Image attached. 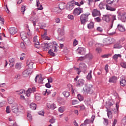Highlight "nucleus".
<instances>
[{
	"instance_id": "obj_58",
	"label": "nucleus",
	"mask_w": 126,
	"mask_h": 126,
	"mask_svg": "<svg viewBox=\"0 0 126 126\" xmlns=\"http://www.w3.org/2000/svg\"><path fill=\"white\" fill-rule=\"evenodd\" d=\"M86 58H88L89 60H92V59H93V56L92 54H89L86 55Z\"/></svg>"
},
{
	"instance_id": "obj_26",
	"label": "nucleus",
	"mask_w": 126,
	"mask_h": 126,
	"mask_svg": "<svg viewBox=\"0 0 126 126\" xmlns=\"http://www.w3.org/2000/svg\"><path fill=\"white\" fill-rule=\"evenodd\" d=\"M18 113H24V107L21 105L19 106L18 105Z\"/></svg>"
},
{
	"instance_id": "obj_51",
	"label": "nucleus",
	"mask_w": 126,
	"mask_h": 126,
	"mask_svg": "<svg viewBox=\"0 0 126 126\" xmlns=\"http://www.w3.org/2000/svg\"><path fill=\"white\" fill-rule=\"evenodd\" d=\"M86 59V56L85 57H80L78 59V61H80V62H83L84 60Z\"/></svg>"
},
{
	"instance_id": "obj_9",
	"label": "nucleus",
	"mask_w": 126,
	"mask_h": 126,
	"mask_svg": "<svg viewBox=\"0 0 126 126\" xmlns=\"http://www.w3.org/2000/svg\"><path fill=\"white\" fill-rule=\"evenodd\" d=\"M12 111L15 114L18 113V105L17 103H14L12 105Z\"/></svg>"
},
{
	"instance_id": "obj_30",
	"label": "nucleus",
	"mask_w": 126,
	"mask_h": 126,
	"mask_svg": "<svg viewBox=\"0 0 126 126\" xmlns=\"http://www.w3.org/2000/svg\"><path fill=\"white\" fill-rule=\"evenodd\" d=\"M123 46L120 43H117L114 45V49H122Z\"/></svg>"
},
{
	"instance_id": "obj_33",
	"label": "nucleus",
	"mask_w": 126,
	"mask_h": 126,
	"mask_svg": "<svg viewBox=\"0 0 126 126\" xmlns=\"http://www.w3.org/2000/svg\"><path fill=\"white\" fill-rule=\"evenodd\" d=\"M8 102L9 104H12L14 102V98L12 96H10L8 98Z\"/></svg>"
},
{
	"instance_id": "obj_52",
	"label": "nucleus",
	"mask_w": 126,
	"mask_h": 126,
	"mask_svg": "<svg viewBox=\"0 0 126 126\" xmlns=\"http://www.w3.org/2000/svg\"><path fill=\"white\" fill-rule=\"evenodd\" d=\"M56 108H57V106L54 103L50 105V109H51V110H55Z\"/></svg>"
},
{
	"instance_id": "obj_64",
	"label": "nucleus",
	"mask_w": 126,
	"mask_h": 126,
	"mask_svg": "<svg viewBox=\"0 0 126 126\" xmlns=\"http://www.w3.org/2000/svg\"><path fill=\"white\" fill-rule=\"evenodd\" d=\"M122 124L126 126V116L123 119Z\"/></svg>"
},
{
	"instance_id": "obj_55",
	"label": "nucleus",
	"mask_w": 126,
	"mask_h": 126,
	"mask_svg": "<svg viewBox=\"0 0 126 126\" xmlns=\"http://www.w3.org/2000/svg\"><path fill=\"white\" fill-rule=\"evenodd\" d=\"M96 31H97V32H100V33H101V32H103V29H102V28L98 27L96 28Z\"/></svg>"
},
{
	"instance_id": "obj_12",
	"label": "nucleus",
	"mask_w": 126,
	"mask_h": 126,
	"mask_svg": "<svg viewBox=\"0 0 126 126\" xmlns=\"http://www.w3.org/2000/svg\"><path fill=\"white\" fill-rule=\"evenodd\" d=\"M75 6V3L70 2L67 4L66 5V9L67 10H72L73 9V8Z\"/></svg>"
},
{
	"instance_id": "obj_57",
	"label": "nucleus",
	"mask_w": 126,
	"mask_h": 126,
	"mask_svg": "<svg viewBox=\"0 0 126 126\" xmlns=\"http://www.w3.org/2000/svg\"><path fill=\"white\" fill-rule=\"evenodd\" d=\"M67 17L70 20H73L74 19V17L72 15H68Z\"/></svg>"
},
{
	"instance_id": "obj_4",
	"label": "nucleus",
	"mask_w": 126,
	"mask_h": 126,
	"mask_svg": "<svg viewBox=\"0 0 126 126\" xmlns=\"http://www.w3.org/2000/svg\"><path fill=\"white\" fill-rule=\"evenodd\" d=\"M78 76H77L74 79V81H76V86H83L84 85V83H85V81L82 79H80L77 81L78 79Z\"/></svg>"
},
{
	"instance_id": "obj_62",
	"label": "nucleus",
	"mask_w": 126,
	"mask_h": 126,
	"mask_svg": "<svg viewBox=\"0 0 126 126\" xmlns=\"http://www.w3.org/2000/svg\"><path fill=\"white\" fill-rule=\"evenodd\" d=\"M0 21H1V23L2 25L4 24V19L1 16H0Z\"/></svg>"
},
{
	"instance_id": "obj_27",
	"label": "nucleus",
	"mask_w": 126,
	"mask_h": 126,
	"mask_svg": "<svg viewBox=\"0 0 126 126\" xmlns=\"http://www.w3.org/2000/svg\"><path fill=\"white\" fill-rule=\"evenodd\" d=\"M106 112H107V116L109 119H112L113 117V114H112V112L110 111L108 108H107Z\"/></svg>"
},
{
	"instance_id": "obj_15",
	"label": "nucleus",
	"mask_w": 126,
	"mask_h": 126,
	"mask_svg": "<svg viewBox=\"0 0 126 126\" xmlns=\"http://www.w3.org/2000/svg\"><path fill=\"white\" fill-rule=\"evenodd\" d=\"M9 32L11 34V35H14L15 34H16L17 33V28H10L9 29Z\"/></svg>"
},
{
	"instance_id": "obj_46",
	"label": "nucleus",
	"mask_w": 126,
	"mask_h": 126,
	"mask_svg": "<svg viewBox=\"0 0 126 126\" xmlns=\"http://www.w3.org/2000/svg\"><path fill=\"white\" fill-rule=\"evenodd\" d=\"M35 99L36 101H40L41 100V96L39 94H36L35 95Z\"/></svg>"
},
{
	"instance_id": "obj_2",
	"label": "nucleus",
	"mask_w": 126,
	"mask_h": 126,
	"mask_svg": "<svg viewBox=\"0 0 126 126\" xmlns=\"http://www.w3.org/2000/svg\"><path fill=\"white\" fill-rule=\"evenodd\" d=\"M90 15V13H87L86 14H82L80 16V21L81 24H83V25H85V24L86 22L88 21V17Z\"/></svg>"
},
{
	"instance_id": "obj_1",
	"label": "nucleus",
	"mask_w": 126,
	"mask_h": 126,
	"mask_svg": "<svg viewBox=\"0 0 126 126\" xmlns=\"http://www.w3.org/2000/svg\"><path fill=\"white\" fill-rule=\"evenodd\" d=\"M76 69L77 71H78L77 74L78 75L80 74V72H81V71L84 72V73H85L86 72V70H87V66L84 63H80L79 64V68H77Z\"/></svg>"
},
{
	"instance_id": "obj_60",
	"label": "nucleus",
	"mask_w": 126,
	"mask_h": 126,
	"mask_svg": "<svg viewBox=\"0 0 126 126\" xmlns=\"http://www.w3.org/2000/svg\"><path fill=\"white\" fill-rule=\"evenodd\" d=\"M80 108V111H84L85 110L86 107L84 105H81L79 106Z\"/></svg>"
},
{
	"instance_id": "obj_18",
	"label": "nucleus",
	"mask_w": 126,
	"mask_h": 126,
	"mask_svg": "<svg viewBox=\"0 0 126 126\" xmlns=\"http://www.w3.org/2000/svg\"><path fill=\"white\" fill-rule=\"evenodd\" d=\"M9 64L10 67H13V66H14V63H15V59L10 58L9 60Z\"/></svg>"
},
{
	"instance_id": "obj_3",
	"label": "nucleus",
	"mask_w": 126,
	"mask_h": 126,
	"mask_svg": "<svg viewBox=\"0 0 126 126\" xmlns=\"http://www.w3.org/2000/svg\"><path fill=\"white\" fill-rule=\"evenodd\" d=\"M83 92L84 94H92L94 92L93 86L91 85L86 86L85 88H83Z\"/></svg>"
},
{
	"instance_id": "obj_6",
	"label": "nucleus",
	"mask_w": 126,
	"mask_h": 126,
	"mask_svg": "<svg viewBox=\"0 0 126 126\" xmlns=\"http://www.w3.org/2000/svg\"><path fill=\"white\" fill-rule=\"evenodd\" d=\"M83 12V9L82 8L78 7V8H76L74 11H73V14L74 15H79L80 13H82Z\"/></svg>"
},
{
	"instance_id": "obj_54",
	"label": "nucleus",
	"mask_w": 126,
	"mask_h": 126,
	"mask_svg": "<svg viewBox=\"0 0 126 126\" xmlns=\"http://www.w3.org/2000/svg\"><path fill=\"white\" fill-rule=\"evenodd\" d=\"M95 21L96 22L100 23V22H101V21H102V20L101 19V18L100 17H97L96 18H95Z\"/></svg>"
},
{
	"instance_id": "obj_59",
	"label": "nucleus",
	"mask_w": 126,
	"mask_h": 126,
	"mask_svg": "<svg viewBox=\"0 0 126 126\" xmlns=\"http://www.w3.org/2000/svg\"><path fill=\"white\" fill-rule=\"evenodd\" d=\"M27 118L29 121H32V116H31V114L28 113L27 114Z\"/></svg>"
},
{
	"instance_id": "obj_37",
	"label": "nucleus",
	"mask_w": 126,
	"mask_h": 126,
	"mask_svg": "<svg viewBox=\"0 0 126 126\" xmlns=\"http://www.w3.org/2000/svg\"><path fill=\"white\" fill-rule=\"evenodd\" d=\"M118 58H122V55L121 54H115L113 57V60H118Z\"/></svg>"
},
{
	"instance_id": "obj_35",
	"label": "nucleus",
	"mask_w": 126,
	"mask_h": 126,
	"mask_svg": "<svg viewBox=\"0 0 126 126\" xmlns=\"http://www.w3.org/2000/svg\"><path fill=\"white\" fill-rule=\"evenodd\" d=\"M23 41L25 44L27 45H29L31 44V42H30V40H29V38H27L25 39Z\"/></svg>"
},
{
	"instance_id": "obj_56",
	"label": "nucleus",
	"mask_w": 126,
	"mask_h": 126,
	"mask_svg": "<svg viewBox=\"0 0 126 126\" xmlns=\"http://www.w3.org/2000/svg\"><path fill=\"white\" fill-rule=\"evenodd\" d=\"M6 105V102L5 101H3L2 102H0V108L1 107H3Z\"/></svg>"
},
{
	"instance_id": "obj_44",
	"label": "nucleus",
	"mask_w": 126,
	"mask_h": 126,
	"mask_svg": "<svg viewBox=\"0 0 126 126\" xmlns=\"http://www.w3.org/2000/svg\"><path fill=\"white\" fill-rule=\"evenodd\" d=\"M95 16H101V13L100 11L95 10Z\"/></svg>"
},
{
	"instance_id": "obj_49",
	"label": "nucleus",
	"mask_w": 126,
	"mask_h": 126,
	"mask_svg": "<svg viewBox=\"0 0 126 126\" xmlns=\"http://www.w3.org/2000/svg\"><path fill=\"white\" fill-rule=\"evenodd\" d=\"M77 45H78V41L76 39H74L73 42V47H75Z\"/></svg>"
},
{
	"instance_id": "obj_22",
	"label": "nucleus",
	"mask_w": 126,
	"mask_h": 126,
	"mask_svg": "<svg viewBox=\"0 0 126 126\" xmlns=\"http://www.w3.org/2000/svg\"><path fill=\"white\" fill-rule=\"evenodd\" d=\"M107 4H106V3H105V2H101L98 6L100 8V9H105V8H106V6Z\"/></svg>"
},
{
	"instance_id": "obj_40",
	"label": "nucleus",
	"mask_w": 126,
	"mask_h": 126,
	"mask_svg": "<svg viewBox=\"0 0 126 126\" xmlns=\"http://www.w3.org/2000/svg\"><path fill=\"white\" fill-rule=\"evenodd\" d=\"M16 93L19 95H21V94H23V93H25V90H20V91H16Z\"/></svg>"
},
{
	"instance_id": "obj_50",
	"label": "nucleus",
	"mask_w": 126,
	"mask_h": 126,
	"mask_svg": "<svg viewBox=\"0 0 126 126\" xmlns=\"http://www.w3.org/2000/svg\"><path fill=\"white\" fill-rule=\"evenodd\" d=\"M120 64L122 67H123L124 68H126V62H121Z\"/></svg>"
},
{
	"instance_id": "obj_34",
	"label": "nucleus",
	"mask_w": 126,
	"mask_h": 126,
	"mask_svg": "<svg viewBox=\"0 0 126 126\" xmlns=\"http://www.w3.org/2000/svg\"><path fill=\"white\" fill-rule=\"evenodd\" d=\"M58 111L59 112H60V113H63V112L65 111V107L64 106L60 107L58 109Z\"/></svg>"
},
{
	"instance_id": "obj_25",
	"label": "nucleus",
	"mask_w": 126,
	"mask_h": 126,
	"mask_svg": "<svg viewBox=\"0 0 126 126\" xmlns=\"http://www.w3.org/2000/svg\"><path fill=\"white\" fill-rule=\"evenodd\" d=\"M120 85L121 86L125 87L126 85V79H122L120 81Z\"/></svg>"
},
{
	"instance_id": "obj_11",
	"label": "nucleus",
	"mask_w": 126,
	"mask_h": 126,
	"mask_svg": "<svg viewBox=\"0 0 126 126\" xmlns=\"http://www.w3.org/2000/svg\"><path fill=\"white\" fill-rule=\"evenodd\" d=\"M33 41L34 43V47L37 49H39V48H40V42H39V40L37 39V36L33 37Z\"/></svg>"
},
{
	"instance_id": "obj_13",
	"label": "nucleus",
	"mask_w": 126,
	"mask_h": 126,
	"mask_svg": "<svg viewBox=\"0 0 126 126\" xmlns=\"http://www.w3.org/2000/svg\"><path fill=\"white\" fill-rule=\"evenodd\" d=\"M113 40V38H105L103 40V43L106 45H110V44H112Z\"/></svg>"
},
{
	"instance_id": "obj_20",
	"label": "nucleus",
	"mask_w": 126,
	"mask_h": 126,
	"mask_svg": "<svg viewBox=\"0 0 126 126\" xmlns=\"http://www.w3.org/2000/svg\"><path fill=\"white\" fill-rule=\"evenodd\" d=\"M77 52L79 55H85V49L84 48H79L77 49Z\"/></svg>"
},
{
	"instance_id": "obj_14",
	"label": "nucleus",
	"mask_w": 126,
	"mask_h": 126,
	"mask_svg": "<svg viewBox=\"0 0 126 126\" xmlns=\"http://www.w3.org/2000/svg\"><path fill=\"white\" fill-rule=\"evenodd\" d=\"M31 73H32V72L29 69H27L23 72L22 74L24 77H28Z\"/></svg>"
},
{
	"instance_id": "obj_43",
	"label": "nucleus",
	"mask_w": 126,
	"mask_h": 126,
	"mask_svg": "<svg viewBox=\"0 0 126 126\" xmlns=\"http://www.w3.org/2000/svg\"><path fill=\"white\" fill-rule=\"evenodd\" d=\"M58 32L61 36H63V35L64 34V32L63 31V30H61V29H59L58 30Z\"/></svg>"
},
{
	"instance_id": "obj_21",
	"label": "nucleus",
	"mask_w": 126,
	"mask_h": 126,
	"mask_svg": "<svg viewBox=\"0 0 126 126\" xmlns=\"http://www.w3.org/2000/svg\"><path fill=\"white\" fill-rule=\"evenodd\" d=\"M117 77L116 76H112L109 78V82L112 83H116L117 80Z\"/></svg>"
},
{
	"instance_id": "obj_42",
	"label": "nucleus",
	"mask_w": 126,
	"mask_h": 126,
	"mask_svg": "<svg viewBox=\"0 0 126 126\" xmlns=\"http://www.w3.org/2000/svg\"><path fill=\"white\" fill-rule=\"evenodd\" d=\"M48 54H50V56L52 57H55L56 55H55V53L52 51V49H50L48 51Z\"/></svg>"
},
{
	"instance_id": "obj_23",
	"label": "nucleus",
	"mask_w": 126,
	"mask_h": 126,
	"mask_svg": "<svg viewBox=\"0 0 126 126\" xmlns=\"http://www.w3.org/2000/svg\"><path fill=\"white\" fill-rule=\"evenodd\" d=\"M20 36L23 41L24 40H25V39L27 38V35L26 34V33H25L24 32H21Z\"/></svg>"
},
{
	"instance_id": "obj_17",
	"label": "nucleus",
	"mask_w": 126,
	"mask_h": 126,
	"mask_svg": "<svg viewBox=\"0 0 126 126\" xmlns=\"http://www.w3.org/2000/svg\"><path fill=\"white\" fill-rule=\"evenodd\" d=\"M110 16L108 14L104 15L102 17V20H104L106 22H110Z\"/></svg>"
},
{
	"instance_id": "obj_32",
	"label": "nucleus",
	"mask_w": 126,
	"mask_h": 126,
	"mask_svg": "<svg viewBox=\"0 0 126 126\" xmlns=\"http://www.w3.org/2000/svg\"><path fill=\"white\" fill-rule=\"evenodd\" d=\"M88 28L89 29H92L94 28V22H91L89 24H88Z\"/></svg>"
},
{
	"instance_id": "obj_41",
	"label": "nucleus",
	"mask_w": 126,
	"mask_h": 126,
	"mask_svg": "<svg viewBox=\"0 0 126 126\" xmlns=\"http://www.w3.org/2000/svg\"><path fill=\"white\" fill-rule=\"evenodd\" d=\"M77 97L78 100H79L80 101H83L84 97L83 96H82L81 94H78L77 95Z\"/></svg>"
},
{
	"instance_id": "obj_5",
	"label": "nucleus",
	"mask_w": 126,
	"mask_h": 126,
	"mask_svg": "<svg viewBox=\"0 0 126 126\" xmlns=\"http://www.w3.org/2000/svg\"><path fill=\"white\" fill-rule=\"evenodd\" d=\"M95 120V116L94 115H93L91 117V119H86L84 123H83L84 125H90V124H93L94 123V120Z\"/></svg>"
},
{
	"instance_id": "obj_24",
	"label": "nucleus",
	"mask_w": 126,
	"mask_h": 126,
	"mask_svg": "<svg viewBox=\"0 0 126 126\" xmlns=\"http://www.w3.org/2000/svg\"><path fill=\"white\" fill-rule=\"evenodd\" d=\"M107 10H110V11H115L116 8L112 7L108 4H106V7Z\"/></svg>"
},
{
	"instance_id": "obj_47",
	"label": "nucleus",
	"mask_w": 126,
	"mask_h": 126,
	"mask_svg": "<svg viewBox=\"0 0 126 126\" xmlns=\"http://www.w3.org/2000/svg\"><path fill=\"white\" fill-rule=\"evenodd\" d=\"M26 7H25V5H22L21 8V12H23V14H24V12L26 10Z\"/></svg>"
},
{
	"instance_id": "obj_63",
	"label": "nucleus",
	"mask_w": 126,
	"mask_h": 126,
	"mask_svg": "<svg viewBox=\"0 0 126 126\" xmlns=\"http://www.w3.org/2000/svg\"><path fill=\"white\" fill-rule=\"evenodd\" d=\"M9 108H10L9 106H7L6 107V112L7 114H9L10 113V109H9Z\"/></svg>"
},
{
	"instance_id": "obj_31",
	"label": "nucleus",
	"mask_w": 126,
	"mask_h": 126,
	"mask_svg": "<svg viewBox=\"0 0 126 126\" xmlns=\"http://www.w3.org/2000/svg\"><path fill=\"white\" fill-rule=\"evenodd\" d=\"M32 93V91L31 90V88L28 89V90L26 92V95L27 97H30V95Z\"/></svg>"
},
{
	"instance_id": "obj_29",
	"label": "nucleus",
	"mask_w": 126,
	"mask_h": 126,
	"mask_svg": "<svg viewBox=\"0 0 126 126\" xmlns=\"http://www.w3.org/2000/svg\"><path fill=\"white\" fill-rule=\"evenodd\" d=\"M30 107L31 109H32V110H36L37 105H36V104H35L34 103H32L30 104Z\"/></svg>"
},
{
	"instance_id": "obj_16",
	"label": "nucleus",
	"mask_w": 126,
	"mask_h": 126,
	"mask_svg": "<svg viewBox=\"0 0 126 126\" xmlns=\"http://www.w3.org/2000/svg\"><path fill=\"white\" fill-rule=\"evenodd\" d=\"M117 28L118 30L120 31V32H125L126 31V29L124 25H122V24H119L117 26Z\"/></svg>"
},
{
	"instance_id": "obj_48",
	"label": "nucleus",
	"mask_w": 126,
	"mask_h": 126,
	"mask_svg": "<svg viewBox=\"0 0 126 126\" xmlns=\"http://www.w3.org/2000/svg\"><path fill=\"white\" fill-rule=\"evenodd\" d=\"M41 37L42 39H44V40H48V41L51 40L50 37L47 35H41Z\"/></svg>"
},
{
	"instance_id": "obj_7",
	"label": "nucleus",
	"mask_w": 126,
	"mask_h": 126,
	"mask_svg": "<svg viewBox=\"0 0 126 126\" xmlns=\"http://www.w3.org/2000/svg\"><path fill=\"white\" fill-rule=\"evenodd\" d=\"M118 19L121 20L122 22H126V13H123L122 14H120L118 15Z\"/></svg>"
},
{
	"instance_id": "obj_36",
	"label": "nucleus",
	"mask_w": 126,
	"mask_h": 126,
	"mask_svg": "<svg viewBox=\"0 0 126 126\" xmlns=\"http://www.w3.org/2000/svg\"><path fill=\"white\" fill-rule=\"evenodd\" d=\"M63 94L66 98L69 97V95H70L69 92L68 91H64L63 92Z\"/></svg>"
},
{
	"instance_id": "obj_53",
	"label": "nucleus",
	"mask_w": 126,
	"mask_h": 126,
	"mask_svg": "<svg viewBox=\"0 0 126 126\" xmlns=\"http://www.w3.org/2000/svg\"><path fill=\"white\" fill-rule=\"evenodd\" d=\"M115 0H106V2L108 4H112V3H113V2H115Z\"/></svg>"
},
{
	"instance_id": "obj_38",
	"label": "nucleus",
	"mask_w": 126,
	"mask_h": 126,
	"mask_svg": "<svg viewBox=\"0 0 126 126\" xmlns=\"http://www.w3.org/2000/svg\"><path fill=\"white\" fill-rule=\"evenodd\" d=\"M15 67L16 69H20V68H21V63H16Z\"/></svg>"
},
{
	"instance_id": "obj_28",
	"label": "nucleus",
	"mask_w": 126,
	"mask_h": 126,
	"mask_svg": "<svg viewBox=\"0 0 126 126\" xmlns=\"http://www.w3.org/2000/svg\"><path fill=\"white\" fill-rule=\"evenodd\" d=\"M86 78L87 79H88V80H91V79H92V70L90 71V72L88 73V74L86 76Z\"/></svg>"
},
{
	"instance_id": "obj_45",
	"label": "nucleus",
	"mask_w": 126,
	"mask_h": 126,
	"mask_svg": "<svg viewBox=\"0 0 126 126\" xmlns=\"http://www.w3.org/2000/svg\"><path fill=\"white\" fill-rule=\"evenodd\" d=\"M20 47L21 49H26V46L25 45V44L24 43V42H21Z\"/></svg>"
},
{
	"instance_id": "obj_19",
	"label": "nucleus",
	"mask_w": 126,
	"mask_h": 126,
	"mask_svg": "<svg viewBox=\"0 0 126 126\" xmlns=\"http://www.w3.org/2000/svg\"><path fill=\"white\" fill-rule=\"evenodd\" d=\"M85 103L86 105H87V106H90L91 109L93 108V106L92 105V102H91V99H90V98H88L87 100H85Z\"/></svg>"
},
{
	"instance_id": "obj_10",
	"label": "nucleus",
	"mask_w": 126,
	"mask_h": 126,
	"mask_svg": "<svg viewBox=\"0 0 126 126\" xmlns=\"http://www.w3.org/2000/svg\"><path fill=\"white\" fill-rule=\"evenodd\" d=\"M27 66H28V69H33V65H34V63L31 61H27Z\"/></svg>"
},
{
	"instance_id": "obj_39",
	"label": "nucleus",
	"mask_w": 126,
	"mask_h": 126,
	"mask_svg": "<svg viewBox=\"0 0 126 126\" xmlns=\"http://www.w3.org/2000/svg\"><path fill=\"white\" fill-rule=\"evenodd\" d=\"M64 7H65V6H64V3H61L59 4V8L61 10L62 9H64Z\"/></svg>"
},
{
	"instance_id": "obj_8",
	"label": "nucleus",
	"mask_w": 126,
	"mask_h": 126,
	"mask_svg": "<svg viewBox=\"0 0 126 126\" xmlns=\"http://www.w3.org/2000/svg\"><path fill=\"white\" fill-rule=\"evenodd\" d=\"M51 45L52 43H42L41 44V47L42 49H43L44 51H47V50L50 49V47H51Z\"/></svg>"
},
{
	"instance_id": "obj_61",
	"label": "nucleus",
	"mask_w": 126,
	"mask_h": 126,
	"mask_svg": "<svg viewBox=\"0 0 126 126\" xmlns=\"http://www.w3.org/2000/svg\"><path fill=\"white\" fill-rule=\"evenodd\" d=\"M56 119L54 118H52V119H50L49 123H51V124H55Z\"/></svg>"
}]
</instances>
